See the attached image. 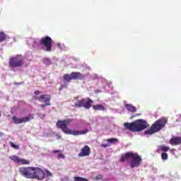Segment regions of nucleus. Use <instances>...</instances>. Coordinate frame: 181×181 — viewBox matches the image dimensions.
I'll use <instances>...</instances> for the list:
<instances>
[{
	"label": "nucleus",
	"instance_id": "30",
	"mask_svg": "<svg viewBox=\"0 0 181 181\" xmlns=\"http://www.w3.org/2000/svg\"><path fill=\"white\" fill-rule=\"evenodd\" d=\"M61 152H62V151H60V150H54L53 151V153H61Z\"/></svg>",
	"mask_w": 181,
	"mask_h": 181
},
{
	"label": "nucleus",
	"instance_id": "24",
	"mask_svg": "<svg viewBox=\"0 0 181 181\" xmlns=\"http://www.w3.org/2000/svg\"><path fill=\"white\" fill-rule=\"evenodd\" d=\"M28 42H29V43H32V46H35V45H36V40L35 39H29Z\"/></svg>",
	"mask_w": 181,
	"mask_h": 181
},
{
	"label": "nucleus",
	"instance_id": "13",
	"mask_svg": "<svg viewBox=\"0 0 181 181\" xmlns=\"http://www.w3.org/2000/svg\"><path fill=\"white\" fill-rule=\"evenodd\" d=\"M11 160H13L16 163H21V165H29L30 162L28 160L19 158L16 156H11L9 157Z\"/></svg>",
	"mask_w": 181,
	"mask_h": 181
},
{
	"label": "nucleus",
	"instance_id": "8",
	"mask_svg": "<svg viewBox=\"0 0 181 181\" xmlns=\"http://www.w3.org/2000/svg\"><path fill=\"white\" fill-rule=\"evenodd\" d=\"M18 172L21 176H23V177H25L26 179H33L35 167H22L19 168Z\"/></svg>",
	"mask_w": 181,
	"mask_h": 181
},
{
	"label": "nucleus",
	"instance_id": "21",
	"mask_svg": "<svg viewBox=\"0 0 181 181\" xmlns=\"http://www.w3.org/2000/svg\"><path fill=\"white\" fill-rule=\"evenodd\" d=\"M74 181H88V180L81 177H75Z\"/></svg>",
	"mask_w": 181,
	"mask_h": 181
},
{
	"label": "nucleus",
	"instance_id": "26",
	"mask_svg": "<svg viewBox=\"0 0 181 181\" xmlns=\"http://www.w3.org/2000/svg\"><path fill=\"white\" fill-rule=\"evenodd\" d=\"M64 158H65L64 155H63V154H62V153H59V154L57 155V158H58V159H64Z\"/></svg>",
	"mask_w": 181,
	"mask_h": 181
},
{
	"label": "nucleus",
	"instance_id": "15",
	"mask_svg": "<svg viewBox=\"0 0 181 181\" xmlns=\"http://www.w3.org/2000/svg\"><path fill=\"white\" fill-rule=\"evenodd\" d=\"M170 145H181V137H173L170 140Z\"/></svg>",
	"mask_w": 181,
	"mask_h": 181
},
{
	"label": "nucleus",
	"instance_id": "31",
	"mask_svg": "<svg viewBox=\"0 0 181 181\" xmlns=\"http://www.w3.org/2000/svg\"><path fill=\"white\" fill-rule=\"evenodd\" d=\"M69 177H65L64 178H62V181H69Z\"/></svg>",
	"mask_w": 181,
	"mask_h": 181
},
{
	"label": "nucleus",
	"instance_id": "10",
	"mask_svg": "<svg viewBox=\"0 0 181 181\" xmlns=\"http://www.w3.org/2000/svg\"><path fill=\"white\" fill-rule=\"evenodd\" d=\"M40 45H41V46H45L46 52H52L53 40L49 36L42 37L40 40Z\"/></svg>",
	"mask_w": 181,
	"mask_h": 181
},
{
	"label": "nucleus",
	"instance_id": "5",
	"mask_svg": "<svg viewBox=\"0 0 181 181\" xmlns=\"http://www.w3.org/2000/svg\"><path fill=\"white\" fill-rule=\"evenodd\" d=\"M34 94L35 95L33 96V100H37L40 103H44V105H41L42 108H45V107H49L52 105L50 103V100H52V96H50V95L43 94L38 97L37 95L40 94V90H35Z\"/></svg>",
	"mask_w": 181,
	"mask_h": 181
},
{
	"label": "nucleus",
	"instance_id": "7",
	"mask_svg": "<svg viewBox=\"0 0 181 181\" xmlns=\"http://www.w3.org/2000/svg\"><path fill=\"white\" fill-rule=\"evenodd\" d=\"M25 64V61L21 55H17L9 59L8 66L11 69H15L16 67H22Z\"/></svg>",
	"mask_w": 181,
	"mask_h": 181
},
{
	"label": "nucleus",
	"instance_id": "17",
	"mask_svg": "<svg viewBox=\"0 0 181 181\" xmlns=\"http://www.w3.org/2000/svg\"><path fill=\"white\" fill-rule=\"evenodd\" d=\"M93 108L95 111H105V106L101 104L95 105L93 106Z\"/></svg>",
	"mask_w": 181,
	"mask_h": 181
},
{
	"label": "nucleus",
	"instance_id": "20",
	"mask_svg": "<svg viewBox=\"0 0 181 181\" xmlns=\"http://www.w3.org/2000/svg\"><path fill=\"white\" fill-rule=\"evenodd\" d=\"M107 142H108V144H117V142H118V139H114V138H112V139H107L105 140Z\"/></svg>",
	"mask_w": 181,
	"mask_h": 181
},
{
	"label": "nucleus",
	"instance_id": "29",
	"mask_svg": "<svg viewBox=\"0 0 181 181\" xmlns=\"http://www.w3.org/2000/svg\"><path fill=\"white\" fill-rule=\"evenodd\" d=\"M101 146H102V148H108V146H110V145L105 144H101Z\"/></svg>",
	"mask_w": 181,
	"mask_h": 181
},
{
	"label": "nucleus",
	"instance_id": "4",
	"mask_svg": "<svg viewBox=\"0 0 181 181\" xmlns=\"http://www.w3.org/2000/svg\"><path fill=\"white\" fill-rule=\"evenodd\" d=\"M168 119L165 118L158 119L153 124H152L150 129L144 132V135H153L156 132H159V131L165 128V125H166Z\"/></svg>",
	"mask_w": 181,
	"mask_h": 181
},
{
	"label": "nucleus",
	"instance_id": "9",
	"mask_svg": "<svg viewBox=\"0 0 181 181\" xmlns=\"http://www.w3.org/2000/svg\"><path fill=\"white\" fill-rule=\"evenodd\" d=\"M63 80L67 83H70L71 80H84V75L80 72H71L70 74H64Z\"/></svg>",
	"mask_w": 181,
	"mask_h": 181
},
{
	"label": "nucleus",
	"instance_id": "35",
	"mask_svg": "<svg viewBox=\"0 0 181 181\" xmlns=\"http://www.w3.org/2000/svg\"><path fill=\"white\" fill-rule=\"evenodd\" d=\"M62 90H63V86H62L59 88V91H62Z\"/></svg>",
	"mask_w": 181,
	"mask_h": 181
},
{
	"label": "nucleus",
	"instance_id": "12",
	"mask_svg": "<svg viewBox=\"0 0 181 181\" xmlns=\"http://www.w3.org/2000/svg\"><path fill=\"white\" fill-rule=\"evenodd\" d=\"M31 119H33V115H29L27 117L22 118H18L16 116L13 117V122L14 124H23V122H29Z\"/></svg>",
	"mask_w": 181,
	"mask_h": 181
},
{
	"label": "nucleus",
	"instance_id": "16",
	"mask_svg": "<svg viewBox=\"0 0 181 181\" xmlns=\"http://www.w3.org/2000/svg\"><path fill=\"white\" fill-rule=\"evenodd\" d=\"M124 107L127 111H129V112H136V107L134 106L133 105L131 104H126L124 105Z\"/></svg>",
	"mask_w": 181,
	"mask_h": 181
},
{
	"label": "nucleus",
	"instance_id": "36",
	"mask_svg": "<svg viewBox=\"0 0 181 181\" xmlns=\"http://www.w3.org/2000/svg\"><path fill=\"white\" fill-rule=\"evenodd\" d=\"M180 117H181V115H180Z\"/></svg>",
	"mask_w": 181,
	"mask_h": 181
},
{
	"label": "nucleus",
	"instance_id": "6",
	"mask_svg": "<svg viewBox=\"0 0 181 181\" xmlns=\"http://www.w3.org/2000/svg\"><path fill=\"white\" fill-rule=\"evenodd\" d=\"M34 177L33 179H37V180H43L45 177L49 179L52 177V173L47 170H43L40 168H34Z\"/></svg>",
	"mask_w": 181,
	"mask_h": 181
},
{
	"label": "nucleus",
	"instance_id": "25",
	"mask_svg": "<svg viewBox=\"0 0 181 181\" xmlns=\"http://www.w3.org/2000/svg\"><path fill=\"white\" fill-rule=\"evenodd\" d=\"M10 145L12 146V148H14V149H19V146L15 145L13 142H10Z\"/></svg>",
	"mask_w": 181,
	"mask_h": 181
},
{
	"label": "nucleus",
	"instance_id": "18",
	"mask_svg": "<svg viewBox=\"0 0 181 181\" xmlns=\"http://www.w3.org/2000/svg\"><path fill=\"white\" fill-rule=\"evenodd\" d=\"M162 151L163 152H168L169 151V147L165 146H158L157 148V152H160Z\"/></svg>",
	"mask_w": 181,
	"mask_h": 181
},
{
	"label": "nucleus",
	"instance_id": "34",
	"mask_svg": "<svg viewBox=\"0 0 181 181\" xmlns=\"http://www.w3.org/2000/svg\"><path fill=\"white\" fill-rule=\"evenodd\" d=\"M57 138L58 139H60L61 138H62V136H60V135H59V134H57Z\"/></svg>",
	"mask_w": 181,
	"mask_h": 181
},
{
	"label": "nucleus",
	"instance_id": "19",
	"mask_svg": "<svg viewBox=\"0 0 181 181\" xmlns=\"http://www.w3.org/2000/svg\"><path fill=\"white\" fill-rule=\"evenodd\" d=\"M4 40H6V35H5L4 33H0V43L1 42H4Z\"/></svg>",
	"mask_w": 181,
	"mask_h": 181
},
{
	"label": "nucleus",
	"instance_id": "2",
	"mask_svg": "<svg viewBox=\"0 0 181 181\" xmlns=\"http://www.w3.org/2000/svg\"><path fill=\"white\" fill-rule=\"evenodd\" d=\"M70 124V120H59L57 123V127L58 128H60L62 131L64 132V134H66L68 135H74L75 136H77L78 135H84L88 132V130H84V131H76V130H71L67 127V125Z\"/></svg>",
	"mask_w": 181,
	"mask_h": 181
},
{
	"label": "nucleus",
	"instance_id": "33",
	"mask_svg": "<svg viewBox=\"0 0 181 181\" xmlns=\"http://www.w3.org/2000/svg\"><path fill=\"white\" fill-rule=\"evenodd\" d=\"M5 134L2 132H0V138H2Z\"/></svg>",
	"mask_w": 181,
	"mask_h": 181
},
{
	"label": "nucleus",
	"instance_id": "22",
	"mask_svg": "<svg viewBox=\"0 0 181 181\" xmlns=\"http://www.w3.org/2000/svg\"><path fill=\"white\" fill-rule=\"evenodd\" d=\"M43 63L47 66H49L50 64V59L48 58H45L43 59Z\"/></svg>",
	"mask_w": 181,
	"mask_h": 181
},
{
	"label": "nucleus",
	"instance_id": "32",
	"mask_svg": "<svg viewBox=\"0 0 181 181\" xmlns=\"http://www.w3.org/2000/svg\"><path fill=\"white\" fill-rule=\"evenodd\" d=\"M57 46L58 47H59V49L62 48V45H60V43H57Z\"/></svg>",
	"mask_w": 181,
	"mask_h": 181
},
{
	"label": "nucleus",
	"instance_id": "28",
	"mask_svg": "<svg viewBox=\"0 0 181 181\" xmlns=\"http://www.w3.org/2000/svg\"><path fill=\"white\" fill-rule=\"evenodd\" d=\"M38 117H40V118H41V119H44V118H45V115H43V114H40V115H38Z\"/></svg>",
	"mask_w": 181,
	"mask_h": 181
},
{
	"label": "nucleus",
	"instance_id": "27",
	"mask_svg": "<svg viewBox=\"0 0 181 181\" xmlns=\"http://www.w3.org/2000/svg\"><path fill=\"white\" fill-rule=\"evenodd\" d=\"M101 179H103V175H99L96 176V180H101Z\"/></svg>",
	"mask_w": 181,
	"mask_h": 181
},
{
	"label": "nucleus",
	"instance_id": "14",
	"mask_svg": "<svg viewBox=\"0 0 181 181\" xmlns=\"http://www.w3.org/2000/svg\"><path fill=\"white\" fill-rule=\"evenodd\" d=\"M91 153V150L88 146H85L83 148H81V152L78 154V156H88Z\"/></svg>",
	"mask_w": 181,
	"mask_h": 181
},
{
	"label": "nucleus",
	"instance_id": "23",
	"mask_svg": "<svg viewBox=\"0 0 181 181\" xmlns=\"http://www.w3.org/2000/svg\"><path fill=\"white\" fill-rule=\"evenodd\" d=\"M161 158H162L163 160H166L168 159V153H163L161 154Z\"/></svg>",
	"mask_w": 181,
	"mask_h": 181
},
{
	"label": "nucleus",
	"instance_id": "3",
	"mask_svg": "<svg viewBox=\"0 0 181 181\" xmlns=\"http://www.w3.org/2000/svg\"><path fill=\"white\" fill-rule=\"evenodd\" d=\"M124 127L125 129H129L132 132H140V131H144V129L148 128V123L145 120L139 119L132 123L125 122Z\"/></svg>",
	"mask_w": 181,
	"mask_h": 181
},
{
	"label": "nucleus",
	"instance_id": "11",
	"mask_svg": "<svg viewBox=\"0 0 181 181\" xmlns=\"http://www.w3.org/2000/svg\"><path fill=\"white\" fill-rule=\"evenodd\" d=\"M94 102L93 100H91L90 98H88V101H86L84 99H81L79 100H77L75 103L76 107H78L79 108H81V107H83V108H86V110H90L91 108V105Z\"/></svg>",
	"mask_w": 181,
	"mask_h": 181
},
{
	"label": "nucleus",
	"instance_id": "1",
	"mask_svg": "<svg viewBox=\"0 0 181 181\" xmlns=\"http://www.w3.org/2000/svg\"><path fill=\"white\" fill-rule=\"evenodd\" d=\"M125 160L129 162L132 169H134V168H139L142 162V158L137 153L128 152L122 156L121 162H125Z\"/></svg>",
	"mask_w": 181,
	"mask_h": 181
}]
</instances>
